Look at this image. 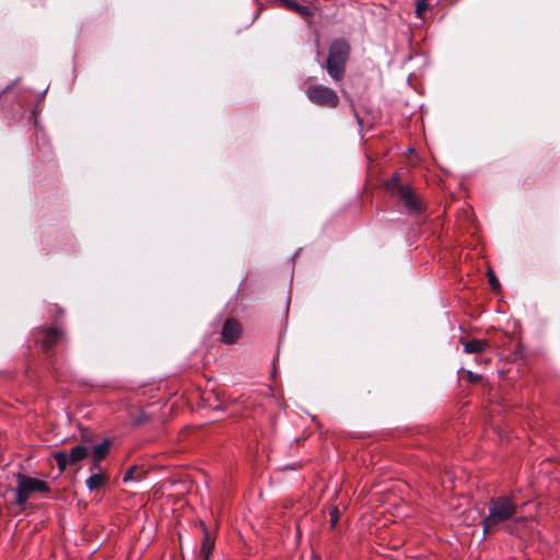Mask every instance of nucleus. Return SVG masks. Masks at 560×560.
I'll list each match as a JSON object with an SVG mask.
<instances>
[{
  "mask_svg": "<svg viewBox=\"0 0 560 560\" xmlns=\"http://www.w3.org/2000/svg\"><path fill=\"white\" fill-rule=\"evenodd\" d=\"M350 47L345 39H336L329 47L326 70L330 78L338 82L345 75Z\"/></svg>",
  "mask_w": 560,
  "mask_h": 560,
  "instance_id": "obj_1",
  "label": "nucleus"
},
{
  "mask_svg": "<svg viewBox=\"0 0 560 560\" xmlns=\"http://www.w3.org/2000/svg\"><path fill=\"white\" fill-rule=\"evenodd\" d=\"M48 490V485L40 479L23 474L16 475L15 501L19 506H23L34 492H47Z\"/></svg>",
  "mask_w": 560,
  "mask_h": 560,
  "instance_id": "obj_2",
  "label": "nucleus"
},
{
  "mask_svg": "<svg viewBox=\"0 0 560 560\" xmlns=\"http://www.w3.org/2000/svg\"><path fill=\"white\" fill-rule=\"evenodd\" d=\"M388 188L393 195L399 198L407 212L417 214L422 210V202L419 196L410 187L400 185L397 177L390 180Z\"/></svg>",
  "mask_w": 560,
  "mask_h": 560,
  "instance_id": "obj_3",
  "label": "nucleus"
},
{
  "mask_svg": "<svg viewBox=\"0 0 560 560\" xmlns=\"http://www.w3.org/2000/svg\"><path fill=\"white\" fill-rule=\"evenodd\" d=\"M307 98L322 107L336 108L339 104V97L337 93L322 84H311L306 89Z\"/></svg>",
  "mask_w": 560,
  "mask_h": 560,
  "instance_id": "obj_4",
  "label": "nucleus"
},
{
  "mask_svg": "<svg viewBox=\"0 0 560 560\" xmlns=\"http://www.w3.org/2000/svg\"><path fill=\"white\" fill-rule=\"evenodd\" d=\"M516 513V504L512 497L502 495L492 499V525L510 520Z\"/></svg>",
  "mask_w": 560,
  "mask_h": 560,
  "instance_id": "obj_5",
  "label": "nucleus"
},
{
  "mask_svg": "<svg viewBox=\"0 0 560 560\" xmlns=\"http://www.w3.org/2000/svg\"><path fill=\"white\" fill-rule=\"evenodd\" d=\"M89 454V447L85 445H77L74 446L70 453L67 452H56L54 454V458L58 465L60 471H63L67 466L74 465L82 459H84Z\"/></svg>",
  "mask_w": 560,
  "mask_h": 560,
  "instance_id": "obj_6",
  "label": "nucleus"
},
{
  "mask_svg": "<svg viewBox=\"0 0 560 560\" xmlns=\"http://www.w3.org/2000/svg\"><path fill=\"white\" fill-rule=\"evenodd\" d=\"M241 335L240 323L233 318L228 319L224 323L222 329V340L225 343H233Z\"/></svg>",
  "mask_w": 560,
  "mask_h": 560,
  "instance_id": "obj_7",
  "label": "nucleus"
},
{
  "mask_svg": "<svg viewBox=\"0 0 560 560\" xmlns=\"http://www.w3.org/2000/svg\"><path fill=\"white\" fill-rule=\"evenodd\" d=\"M62 338V332L58 329L50 328L43 330V338L40 340L42 347L45 352H48L57 342Z\"/></svg>",
  "mask_w": 560,
  "mask_h": 560,
  "instance_id": "obj_8",
  "label": "nucleus"
},
{
  "mask_svg": "<svg viewBox=\"0 0 560 560\" xmlns=\"http://www.w3.org/2000/svg\"><path fill=\"white\" fill-rule=\"evenodd\" d=\"M107 479L108 478L104 472H96L90 476L85 483L90 491H94L102 488L106 483Z\"/></svg>",
  "mask_w": 560,
  "mask_h": 560,
  "instance_id": "obj_9",
  "label": "nucleus"
},
{
  "mask_svg": "<svg viewBox=\"0 0 560 560\" xmlns=\"http://www.w3.org/2000/svg\"><path fill=\"white\" fill-rule=\"evenodd\" d=\"M110 444L112 442L109 440H104L102 443L95 445L92 450L93 459L95 462L103 459L109 452Z\"/></svg>",
  "mask_w": 560,
  "mask_h": 560,
  "instance_id": "obj_10",
  "label": "nucleus"
},
{
  "mask_svg": "<svg viewBox=\"0 0 560 560\" xmlns=\"http://www.w3.org/2000/svg\"><path fill=\"white\" fill-rule=\"evenodd\" d=\"M214 548V540L210 537L209 533L205 529V537L202 540L200 553L203 560H209V557Z\"/></svg>",
  "mask_w": 560,
  "mask_h": 560,
  "instance_id": "obj_11",
  "label": "nucleus"
},
{
  "mask_svg": "<svg viewBox=\"0 0 560 560\" xmlns=\"http://www.w3.org/2000/svg\"><path fill=\"white\" fill-rule=\"evenodd\" d=\"M282 2L284 3V5L288 9L299 13L301 16H308L311 14L310 7H307L305 4L298 3V2L291 1V0H282Z\"/></svg>",
  "mask_w": 560,
  "mask_h": 560,
  "instance_id": "obj_12",
  "label": "nucleus"
},
{
  "mask_svg": "<svg viewBox=\"0 0 560 560\" xmlns=\"http://www.w3.org/2000/svg\"><path fill=\"white\" fill-rule=\"evenodd\" d=\"M487 347V342L482 340H472L465 345V352L472 353V352H480Z\"/></svg>",
  "mask_w": 560,
  "mask_h": 560,
  "instance_id": "obj_13",
  "label": "nucleus"
},
{
  "mask_svg": "<svg viewBox=\"0 0 560 560\" xmlns=\"http://www.w3.org/2000/svg\"><path fill=\"white\" fill-rule=\"evenodd\" d=\"M428 2L425 0H419L416 7V13L418 18H423L424 12L428 9Z\"/></svg>",
  "mask_w": 560,
  "mask_h": 560,
  "instance_id": "obj_14",
  "label": "nucleus"
},
{
  "mask_svg": "<svg viewBox=\"0 0 560 560\" xmlns=\"http://www.w3.org/2000/svg\"><path fill=\"white\" fill-rule=\"evenodd\" d=\"M339 521V512L337 509H335L334 511L330 512V523H331V526H336V524L338 523Z\"/></svg>",
  "mask_w": 560,
  "mask_h": 560,
  "instance_id": "obj_15",
  "label": "nucleus"
},
{
  "mask_svg": "<svg viewBox=\"0 0 560 560\" xmlns=\"http://www.w3.org/2000/svg\"><path fill=\"white\" fill-rule=\"evenodd\" d=\"M500 289V282L492 273V294L497 293Z\"/></svg>",
  "mask_w": 560,
  "mask_h": 560,
  "instance_id": "obj_16",
  "label": "nucleus"
},
{
  "mask_svg": "<svg viewBox=\"0 0 560 560\" xmlns=\"http://www.w3.org/2000/svg\"><path fill=\"white\" fill-rule=\"evenodd\" d=\"M135 470H136L135 468H131V469H129V470L124 475V477H122L124 482H127V481H129V480H132V479H133V472H135Z\"/></svg>",
  "mask_w": 560,
  "mask_h": 560,
  "instance_id": "obj_17",
  "label": "nucleus"
},
{
  "mask_svg": "<svg viewBox=\"0 0 560 560\" xmlns=\"http://www.w3.org/2000/svg\"><path fill=\"white\" fill-rule=\"evenodd\" d=\"M466 374H467L468 381H470V382H476L477 380H479V375H476L470 371H467Z\"/></svg>",
  "mask_w": 560,
  "mask_h": 560,
  "instance_id": "obj_18",
  "label": "nucleus"
},
{
  "mask_svg": "<svg viewBox=\"0 0 560 560\" xmlns=\"http://www.w3.org/2000/svg\"><path fill=\"white\" fill-rule=\"evenodd\" d=\"M483 529L486 533L490 530V516L483 518Z\"/></svg>",
  "mask_w": 560,
  "mask_h": 560,
  "instance_id": "obj_19",
  "label": "nucleus"
},
{
  "mask_svg": "<svg viewBox=\"0 0 560 560\" xmlns=\"http://www.w3.org/2000/svg\"><path fill=\"white\" fill-rule=\"evenodd\" d=\"M486 276H488L490 278V266L488 264L486 267Z\"/></svg>",
  "mask_w": 560,
  "mask_h": 560,
  "instance_id": "obj_20",
  "label": "nucleus"
}]
</instances>
